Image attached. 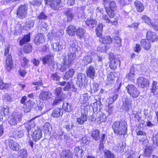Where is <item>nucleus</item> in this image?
<instances>
[{"instance_id":"nucleus-14","label":"nucleus","mask_w":158,"mask_h":158,"mask_svg":"<svg viewBox=\"0 0 158 158\" xmlns=\"http://www.w3.org/2000/svg\"><path fill=\"white\" fill-rule=\"evenodd\" d=\"M52 93L49 91H43L40 94L39 98L42 101H47L51 98Z\"/></svg>"},{"instance_id":"nucleus-7","label":"nucleus","mask_w":158,"mask_h":158,"mask_svg":"<svg viewBox=\"0 0 158 158\" xmlns=\"http://www.w3.org/2000/svg\"><path fill=\"white\" fill-rule=\"evenodd\" d=\"M70 46L69 51V52L72 54H75L80 49L76 40H73L70 41Z\"/></svg>"},{"instance_id":"nucleus-26","label":"nucleus","mask_w":158,"mask_h":158,"mask_svg":"<svg viewBox=\"0 0 158 158\" xmlns=\"http://www.w3.org/2000/svg\"><path fill=\"white\" fill-rule=\"evenodd\" d=\"M135 71L134 68L131 66L129 73L126 76V78L131 81H134L135 77Z\"/></svg>"},{"instance_id":"nucleus-34","label":"nucleus","mask_w":158,"mask_h":158,"mask_svg":"<svg viewBox=\"0 0 158 158\" xmlns=\"http://www.w3.org/2000/svg\"><path fill=\"white\" fill-rule=\"evenodd\" d=\"M76 31V29L75 27L73 25H70L67 28V32L69 35H74Z\"/></svg>"},{"instance_id":"nucleus-50","label":"nucleus","mask_w":158,"mask_h":158,"mask_svg":"<svg viewBox=\"0 0 158 158\" xmlns=\"http://www.w3.org/2000/svg\"><path fill=\"white\" fill-rule=\"evenodd\" d=\"M69 65L66 64L64 63L62 65H61L59 64L57 69L60 70L61 72H64L66 71L67 69L69 68Z\"/></svg>"},{"instance_id":"nucleus-63","label":"nucleus","mask_w":158,"mask_h":158,"mask_svg":"<svg viewBox=\"0 0 158 158\" xmlns=\"http://www.w3.org/2000/svg\"><path fill=\"white\" fill-rule=\"evenodd\" d=\"M51 77L52 80L56 81H58L60 79V77L57 73L52 74L51 75Z\"/></svg>"},{"instance_id":"nucleus-10","label":"nucleus","mask_w":158,"mask_h":158,"mask_svg":"<svg viewBox=\"0 0 158 158\" xmlns=\"http://www.w3.org/2000/svg\"><path fill=\"white\" fill-rule=\"evenodd\" d=\"M95 68L92 65H90L87 68L86 74L87 76L93 79L95 74Z\"/></svg>"},{"instance_id":"nucleus-33","label":"nucleus","mask_w":158,"mask_h":158,"mask_svg":"<svg viewBox=\"0 0 158 158\" xmlns=\"http://www.w3.org/2000/svg\"><path fill=\"white\" fill-rule=\"evenodd\" d=\"M63 114L60 108H57L54 110L52 111V116L55 118H58L61 116Z\"/></svg>"},{"instance_id":"nucleus-37","label":"nucleus","mask_w":158,"mask_h":158,"mask_svg":"<svg viewBox=\"0 0 158 158\" xmlns=\"http://www.w3.org/2000/svg\"><path fill=\"white\" fill-rule=\"evenodd\" d=\"M62 108L65 111L67 112L71 111L73 110V107L71 104L66 102L63 103Z\"/></svg>"},{"instance_id":"nucleus-30","label":"nucleus","mask_w":158,"mask_h":158,"mask_svg":"<svg viewBox=\"0 0 158 158\" xmlns=\"http://www.w3.org/2000/svg\"><path fill=\"white\" fill-rule=\"evenodd\" d=\"M52 60H54V57L51 55H47L42 58V61L44 64H47L48 65Z\"/></svg>"},{"instance_id":"nucleus-19","label":"nucleus","mask_w":158,"mask_h":158,"mask_svg":"<svg viewBox=\"0 0 158 158\" xmlns=\"http://www.w3.org/2000/svg\"><path fill=\"white\" fill-rule=\"evenodd\" d=\"M88 118V116L85 114H81V115L77 118L76 122L80 125L84 124L86 122Z\"/></svg>"},{"instance_id":"nucleus-62","label":"nucleus","mask_w":158,"mask_h":158,"mask_svg":"<svg viewBox=\"0 0 158 158\" xmlns=\"http://www.w3.org/2000/svg\"><path fill=\"white\" fill-rule=\"evenodd\" d=\"M90 138L89 137H84L81 140L82 143L83 144H88L90 142Z\"/></svg>"},{"instance_id":"nucleus-53","label":"nucleus","mask_w":158,"mask_h":158,"mask_svg":"<svg viewBox=\"0 0 158 158\" xmlns=\"http://www.w3.org/2000/svg\"><path fill=\"white\" fill-rule=\"evenodd\" d=\"M123 145L121 143H118L113 147V150L119 152L123 149Z\"/></svg>"},{"instance_id":"nucleus-52","label":"nucleus","mask_w":158,"mask_h":158,"mask_svg":"<svg viewBox=\"0 0 158 158\" xmlns=\"http://www.w3.org/2000/svg\"><path fill=\"white\" fill-rule=\"evenodd\" d=\"M105 8L106 9V12L107 14L109 16L110 18H113L114 16V10H110L109 8L106 7L105 6Z\"/></svg>"},{"instance_id":"nucleus-13","label":"nucleus","mask_w":158,"mask_h":158,"mask_svg":"<svg viewBox=\"0 0 158 158\" xmlns=\"http://www.w3.org/2000/svg\"><path fill=\"white\" fill-rule=\"evenodd\" d=\"M45 41L44 35L42 33H38L35 35L34 40V42L37 45H39L40 44L44 43Z\"/></svg>"},{"instance_id":"nucleus-54","label":"nucleus","mask_w":158,"mask_h":158,"mask_svg":"<svg viewBox=\"0 0 158 158\" xmlns=\"http://www.w3.org/2000/svg\"><path fill=\"white\" fill-rule=\"evenodd\" d=\"M91 92H97L99 90V85L96 83H94L92 86H91Z\"/></svg>"},{"instance_id":"nucleus-12","label":"nucleus","mask_w":158,"mask_h":158,"mask_svg":"<svg viewBox=\"0 0 158 158\" xmlns=\"http://www.w3.org/2000/svg\"><path fill=\"white\" fill-rule=\"evenodd\" d=\"M137 83L139 86L141 88L147 86L149 84L148 81L146 78L142 77H140L137 79Z\"/></svg>"},{"instance_id":"nucleus-46","label":"nucleus","mask_w":158,"mask_h":158,"mask_svg":"<svg viewBox=\"0 0 158 158\" xmlns=\"http://www.w3.org/2000/svg\"><path fill=\"white\" fill-rule=\"evenodd\" d=\"M48 65L52 70H54V69H57L58 65L54 60H52V61Z\"/></svg>"},{"instance_id":"nucleus-64","label":"nucleus","mask_w":158,"mask_h":158,"mask_svg":"<svg viewBox=\"0 0 158 158\" xmlns=\"http://www.w3.org/2000/svg\"><path fill=\"white\" fill-rule=\"evenodd\" d=\"M158 23L156 22H152L150 23V24H149L150 26L152 27L155 30L158 31Z\"/></svg>"},{"instance_id":"nucleus-45","label":"nucleus","mask_w":158,"mask_h":158,"mask_svg":"<svg viewBox=\"0 0 158 158\" xmlns=\"http://www.w3.org/2000/svg\"><path fill=\"white\" fill-rule=\"evenodd\" d=\"M35 126V124L34 121L32 120L29 122L27 124V126L26 127L28 134H29V132L31 129L33 128Z\"/></svg>"},{"instance_id":"nucleus-27","label":"nucleus","mask_w":158,"mask_h":158,"mask_svg":"<svg viewBox=\"0 0 158 158\" xmlns=\"http://www.w3.org/2000/svg\"><path fill=\"white\" fill-rule=\"evenodd\" d=\"M141 46L145 49L148 50L150 47V42L148 39H142L141 41Z\"/></svg>"},{"instance_id":"nucleus-8","label":"nucleus","mask_w":158,"mask_h":158,"mask_svg":"<svg viewBox=\"0 0 158 158\" xmlns=\"http://www.w3.org/2000/svg\"><path fill=\"white\" fill-rule=\"evenodd\" d=\"M86 77L85 74L79 73L77 76V84L80 87H81L84 85Z\"/></svg>"},{"instance_id":"nucleus-49","label":"nucleus","mask_w":158,"mask_h":158,"mask_svg":"<svg viewBox=\"0 0 158 158\" xmlns=\"http://www.w3.org/2000/svg\"><path fill=\"white\" fill-rule=\"evenodd\" d=\"M19 158H27L28 154L27 151L25 149H23L19 152Z\"/></svg>"},{"instance_id":"nucleus-61","label":"nucleus","mask_w":158,"mask_h":158,"mask_svg":"<svg viewBox=\"0 0 158 158\" xmlns=\"http://www.w3.org/2000/svg\"><path fill=\"white\" fill-rule=\"evenodd\" d=\"M99 118L101 122H105L106 120V115L102 112H100L99 113Z\"/></svg>"},{"instance_id":"nucleus-20","label":"nucleus","mask_w":158,"mask_h":158,"mask_svg":"<svg viewBox=\"0 0 158 158\" xmlns=\"http://www.w3.org/2000/svg\"><path fill=\"white\" fill-rule=\"evenodd\" d=\"M60 158H73L72 152L69 150H64L62 151L60 154Z\"/></svg>"},{"instance_id":"nucleus-15","label":"nucleus","mask_w":158,"mask_h":158,"mask_svg":"<svg viewBox=\"0 0 158 158\" xmlns=\"http://www.w3.org/2000/svg\"><path fill=\"white\" fill-rule=\"evenodd\" d=\"M85 23L89 28L92 30L96 25L97 20L92 18H88L85 21Z\"/></svg>"},{"instance_id":"nucleus-57","label":"nucleus","mask_w":158,"mask_h":158,"mask_svg":"<svg viewBox=\"0 0 158 158\" xmlns=\"http://www.w3.org/2000/svg\"><path fill=\"white\" fill-rule=\"evenodd\" d=\"M143 21L148 25L150 24L152 20L146 15H143L142 17Z\"/></svg>"},{"instance_id":"nucleus-24","label":"nucleus","mask_w":158,"mask_h":158,"mask_svg":"<svg viewBox=\"0 0 158 158\" xmlns=\"http://www.w3.org/2000/svg\"><path fill=\"white\" fill-rule=\"evenodd\" d=\"M51 45L53 49L55 51H58L61 50L64 47L62 43L58 42H53Z\"/></svg>"},{"instance_id":"nucleus-38","label":"nucleus","mask_w":158,"mask_h":158,"mask_svg":"<svg viewBox=\"0 0 158 158\" xmlns=\"http://www.w3.org/2000/svg\"><path fill=\"white\" fill-rule=\"evenodd\" d=\"M102 19L106 21V22L111 24L112 25H115L117 24V19H115L114 21H112L109 19L108 16L106 15H103L102 16Z\"/></svg>"},{"instance_id":"nucleus-18","label":"nucleus","mask_w":158,"mask_h":158,"mask_svg":"<svg viewBox=\"0 0 158 158\" xmlns=\"http://www.w3.org/2000/svg\"><path fill=\"white\" fill-rule=\"evenodd\" d=\"M42 134V133L41 129L37 128L34 131L33 133L32 136L33 139L35 141H37L41 138Z\"/></svg>"},{"instance_id":"nucleus-58","label":"nucleus","mask_w":158,"mask_h":158,"mask_svg":"<svg viewBox=\"0 0 158 158\" xmlns=\"http://www.w3.org/2000/svg\"><path fill=\"white\" fill-rule=\"evenodd\" d=\"M55 91L56 97L62 98L61 95L62 92V89L61 88L58 87L56 88L55 90Z\"/></svg>"},{"instance_id":"nucleus-39","label":"nucleus","mask_w":158,"mask_h":158,"mask_svg":"<svg viewBox=\"0 0 158 158\" xmlns=\"http://www.w3.org/2000/svg\"><path fill=\"white\" fill-rule=\"evenodd\" d=\"M30 40V35L29 34H27L25 35L21 40H20L19 44L20 45L23 46L26 42H29Z\"/></svg>"},{"instance_id":"nucleus-3","label":"nucleus","mask_w":158,"mask_h":158,"mask_svg":"<svg viewBox=\"0 0 158 158\" xmlns=\"http://www.w3.org/2000/svg\"><path fill=\"white\" fill-rule=\"evenodd\" d=\"M126 89L130 96L134 98H137L140 94L139 91L134 85H128L127 86Z\"/></svg>"},{"instance_id":"nucleus-4","label":"nucleus","mask_w":158,"mask_h":158,"mask_svg":"<svg viewBox=\"0 0 158 158\" xmlns=\"http://www.w3.org/2000/svg\"><path fill=\"white\" fill-rule=\"evenodd\" d=\"M27 6L26 4L19 6L16 10V15L18 18L21 19L24 18L27 16Z\"/></svg>"},{"instance_id":"nucleus-1","label":"nucleus","mask_w":158,"mask_h":158,"mask_svg":"<svg viewBox=\"0 0 158 158\" xmlns=\"http://www.w3.org/2000/svg\"><path fill=\"white\" fill-rule=\"evenodd\" d=\"M115 133L119 135H124L127 130V123L125 120L115 122L112 126Z\"/></svg>"},{"instance_id":"nucleus-9","label":"nucleus","mask_w":158,"mask_h":158,"mask_svg":"<svg viewBox=\"0 0 158 158\" xmlns=\"http://www.w3.org/2000/svg\"><path fill=\"white\" fill-rule=\"evenodd\" d=\"M132 100L126 98L123 102L122 109L125 111H128L132 106Z\"/></svg>"},{"instance_id":"nucleus-44","label":"nucleus","mask_w":158,"mask_h":158,"mask_svg":"<svg viewBox=\"0 0 158 158\" xmlns=\"http://www.w3.org/2000/svg\"><path fill=\"white\" fill-rule=\"evenodd\" d=\"M13 133L16 138H21L23 136L24 134L23 130L21 129L15 131Z\"/></svg>"},{"instance_id":"nucleus-41","label":"nucleus","mask_w":158,"mask_h":158,"mask_svg":"<svg viewBox=\"0 0 158 158\" xmlns=\"http://www.w3.org/2000/svg\"><path fill=\"white\" fill-rule=\"evenodd\" d=\"M152 148L150 146L146 147L144 150V156H149L152 152Z\"/></svg>"},{"instance_id":"nucleus-36","label":"nucleus","mask_w":158,"mask_h":158,"mask_svg":"<svg viewBox=\"0 0 158 158\" xmlns=\"http://www.w3.org/2000/svg\"><path fill=\"white\" fill-rule=\"evenodd\" d=\"M100 134L99 131L98 129H96L92 131L91 136L95 140L98 141L100 138Z\"/></svg>"},{"instance_id":"nucleus-35","label":"nucleus","mask_w":158,"mask_h":158,"mask_svg":"<svg viewBox=\"0 0 158 158\" xmlns=\"http://www.w3.org/2000/svg\"><path fill=\"white\" fill-rule=\"evenodd\" d=\"M44 130L45 134H50L52 131V127L48 123H46L44 126Z\"/></svg>"},{"instance_id":"nucleus-17","label":"nucleus","mask_w":158,"mask_h":158,"mask_svg":"<svg viewBox=\"0 0 158 158\" xmlns=\"http://www.w3.org/2000/svg\"><path fill=\"white\" fill-rule=\"evenodd\" d=\"M120 61L118 58L114 57L110 61L109 66L110 68L112 70H115L116 69L117 67L118 64H120Z\"/></svg>"},{"instance_id":"nucleus-59","label":"nucleus","mask_w":158,"mask_h":158,"mask_svg":"<svg viewBox=\"0 0 158 158\" xmlns=\"http://www.w3.org/2000/svg\"><path fill=\"white\" fill-rule=\"evenodd\" d=\"M44 107V105L43 102H38L37 106L36 107V109L37 111H41Z\"/></svg>"},{"instance_id":"nucleus-21","label":"nucleus","mask_w":158,"mask_h":158,"mask_svg":"<svg viewBox=\"0 0 158 158\" xmlns=\"http://www.w3.org/2000/svg\"><path fill=\"white\" fill-rule=\"evenodd\" d=\"M34 24V20L31 19H28L26 20L23 28L25 30H28L33 27Z\"/></svg>"},{"instance_id":"nucleus-48","label":"nucleus","mask_w":158,"mask_h":158,"mask_svg":"<svg viewBox=\"0 0 158 158\" xmlns=\"http://www.w3.org/2000/svg\"><path fill=\"white\" fill-rule=\"evenodd\" d=\"M114 73L110 72L107 76V83H114Z\"/></svg>"},{"instance_id":"nucleus-23","label":"nucleus","mask_w":158,"mask_h":158,"mask_svg":"<svg viewBox=\"0 0 158 158\" xmlns=\"http://www.w3.org/2000/svg\"><path fill=\"white\" fill-rule=\"evenodd\" d=\"M33 103L31 100H29L23 106L24 108V111L25 113H28L29 112L31 109L32 108L33 106Z\"/></svg>"},{"instance_id":"nucleus-22","label":"nucleus","mask_w":158,"mask_h":158,"mask_svg":"<svg viewBox=\"0 0 158 158\" xmlns=\"http://www.w3.org/2000/svg\"><path fill=\"white\" fill-rule=\"evenodd\" d=\"M146 37L148 40H150L152 42L156 41L158 39V37L156 34L151 31H148L147 32Z\"/></svg>"},{"instance_id":"nucleus-43","label":"nucleus","mask_w":158,"mask_h":158,"mask_svg":"<svg viewBox=\"0 0 158 158\" xmlns=\"http://www.w3.org/2000/svg\"><path fill=\"white\" fill-rule=\"evenodd\" d=\"M76 35L80 38L83 37L84 34L85 32V29L82 28H79L77 29H76Z\"/></svg>"},{"instance_id":"nucleus-40","label":"nucleus","mask_w":158,"mask_h":158,"mask_svg":"<svg viewBox=\"0 0 158 158\" xmlns=\"http://www.w3.org/2000/svg\"><path fill=\"white\" fill-rule=\"evenodd\" d=\"M100 40L104 44H110L112 42V39L110 36L107 35L103 38H102Z\"/></svg>"},{"instance_id":"nucleus-6","label":"nucleus","mask_w":158,"mask_h":158,"mask_svg":"<svg viewBox=\"0 0 158 158\" xmlns=\"http://www.w3.org/2000/svg\"><path fill=\"white\" fill-rule=\"evenodd\" d=\"M63 13L66 17L68 21L70 22L74 18V14L71 8H64L62 9Z\"/></svg>"},{"instance_id":"nucleus-51","label":"nucleus","mask_w":158,"mask_h":158,"mask_svg":"<svg viewBox=\"0 0 158 158\" xmlns=\"http://www.w3.org/2000/svg\"><path fill=\"white\" fill-rule=\"evenodd\" d=\"M32 50V46L29 44L25 45L24 47L23 50L26 53H29Z\"/></svg>"},{"instance_id":"nucleus-56","label":"nucleus","mask_w":158,"mask_h":158,"mask_svg":"<svg viewBox=\"0 0 158 158\" xmlns=\"http://www.w3.org/2000/svg\"><path fill=\"white\" fill-rule=\"evenodd\" d=\"M37 18L39 20H46L47 19L48 17L44 12H42L38 16Z\"/></svg>"},{"instance_id":"nucleus-32","label":"nucleus","mask_w":158,"mask_h":158,"mask_svg":"<svg viewBox=\"0 0 158 158\" xmlns=\"http://www.w3.org/2000/svg\"><path fill=\"white\" fill-rule=\"evenodd\" d=\"M103 24L102 23H100L98 25L96 29V32L97 35L99 37L102 36V32Z\"/></svg>"},{"instance_id":"nucleus-60","label":"nucleus","mask_w":158,"mask_h":158,"mask_svg":"<svg viewBox=\"0 0 158 158\" xmlns=\"http://www.w3.org/2000/svg\"><path fill=\"white\" fill-rule=\"evenodd\" d=\"M118 96V95L117 94L114 93L113 94V95L110 96L111 98H110L109 103H111L114 102L117 99Z\"/></svg>"},{"instance_id":"nucleus-11","label":"nucleus","mask_w":158,"mask_h":158,"mask_svg":"<svg viewBox=\"0 0 158 158\" xmlns=\"http://www.w3.org/2000/svg\"><path fill=\"white\" fill-rule=\"evenodd\" d=\"M8 142L9 147L10 149L15 151L19 150L20 146L17 143L11 139H9Z\"/></svg>"},{"instance_id":"nucleus-55","label":"nucleus","mask_w":158,"mask_h":158,"mask_svg":"<svg viewBox=\"0 0 158 158\" xmlns=\"http://www.w3.org/2000/svg\"><path fill=\"white\" fill-rule=\"evenodd\" d=\"M110 9L112 10H116L117 6L115 2L114 1L110 2L109 5Z\"/></svg>"},{"instance_id":"nucleus-42","label":"nucleus","mask_w":158,"mask_h":158,"mask_svg":"<svg viewBox=\"0 0 158 158\" xmlns=\"http://www.w3.org/2000/svg\"><path fill=\"white\" fill-rule=\"evenodd\" d=\"M92 57L91 55L85 56L82 61L85 64H87L91 63L92 61Z\"/></svg>"},{"instance_id":"nucleus-2","label":"nucleus","mask_w":158,"mask_h":158,"mask_svg":"<svg viewBox=\"0 0 158 158\" xmlns=\"http://www.w3.org/2000/svg\"><path fill=\"white\" fill-rule=\"evenodd\" d=\"M10 49L9 46L7 47L5 49L4 55L7 56L6 61L5 68L6 71L8 72L10 71L12 69L13 66V63L12 60V56L9 53Z\"/></svg>"},{"instance_id":"nucleus-47","label":"nucleus","mask_w":158,"mask_h":158,"mask_svg":"<svg viewBox=\"0 0 158 158\" xmlns=\"http://www.w3.org/2000/svg\"><path fill=\"white\" fill-rule=\"evenodd\" d=\"M105 156L106 158H114L115 155L110 151L108 150H106L104 151Z\"/></svg>"},{"instance_id":"nucleus-16","label":"nucleus","mask_w":158,"mask_h":158,"mask_svg":"<svg viewBox=\"0 0 158 158\" xmlns=\"http://www.w3.org/2000/svg\"><path fill=\"white\" fill-rule=\"evenodd\" d=\"M62 6L61 0H53L50 6L52 9L56 10H58Z\"/></svg>"},{"instance_id":"nucleus-28","label":"nucleus","mask_w":158,"mask_h":158,"mask_svg":"<svg viewBox=\"0 0 158 158\" xmlns=\"http://www.w3.org/2000/svg\"><path fill=\"white\" fill-rule=\"evenodd\" d=\"M135 5L137 11L141 12L143 11L144 6L142 3L139 1H136L134 3Z\"/></svg>"},{"instance_id":"nucleus-29","label":"nucleus","mask_w":158,"mask_h":158,"mask_svg":"<svg viewBox=\"0 0 158 158\" xmlns=\"http://www.w3.org/2000/svg\"><path fill=\"white\" fill-rule=\"evenodd\" d=\"M151 90V92L154 95L158 94V83L157 82L153 81Z\"/></svg>"},{"instance_id":"nucleus-31","label":"nucleus","mask_w":158,"mask_h":158,"mask_svg":"<svg viewBox=\"0 0 158 158\" xmlns=\"http://www.w3.org/2000/svg\"><path fill=\"white\" fill-rule=\"evenodd\" d=\"M75 73V70L74 69H71L68 71L66 72L63 79L64 80H67L69 78L72 77Z\"/></svg>"},{"instance_id":"nucleus-25","label":"nucleus","mask_w":158,"mask_h":158,"mask_svg":"<svg viewBox=\"0 0 158 158\" xmlns=\"http://www.w3.org/2000/svg\"><path fill=\"white\" fill-rule=\"evenodd\" d=\"M74 152L75 155L78 157H82L85 152L81 147H76L74 149Z\"/></svg>"},{"instance_id":"nucleus-5","label":"nucleus","mask_w":158,"mask_h":158,"mask_svg":"<svg viewBox=\"0 0 158 158\" xmlns=\"http://www.w3.org/2000/svg\"><path fill=\"white\" fill-rule=\"evenodd\" d=\"M76 58V54H72L69 52V51L66 50L64 56V62L66 64L70 65L72 64Z\"/></svg>"}]
</instances>
